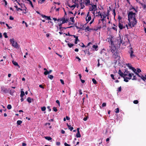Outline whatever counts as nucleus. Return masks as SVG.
<instances>
[{"label": "nucleus", "mask_w": 146, "mask_h": 146, "mask_svg": "<svg viewBox=\"0 0 146 146\" xmlns=\"http://www.w3.org/2000/svg\"><path fill=\"white\" fill-rule=\"evenodd\" d=\"M9 19L10 20H14V18L12 16H10Z\"/></svg>", "instance_id": "4d7b16f0"}, {"label": "nucleus", "mask_w": 146, "mask_h": 146, "mask_svg": "<svg viewBox=\"0 0 146 146\" xmlns=\"http://www.w3.org/2000/svg\"><path fill=\"white\" fill-rule=\"evenodd\" d=\"M27 145V144L24 143H22V146H26Z\"/></svg>", "instance_id": "338daca9"}, {"label": "nucleus", "mask_w": 146, "mask_h": 146, "mask_svg": "<svg viewBox=\"0 0 146 146\" xmlns=\"http://www.w3.org/2000/svg\"><path fill=\"white\" fill-rule=\"evenodd\" d=\"M15 92V91L14 90L12 91L11 90H10V94L12 95Z\"/></svg>", "instance_id": "49530a36"}, {"label": "nucleus", "mask_w": 146, "mask_h": 146, "mask_svg": "<svg viewBox=\"0 0 146 146\" xmlns=\"http://www.w3.org/2000/svg\"><path fill=\"white\" fill-rule=\"evenodd\" d=\"M27 1H29V4L31 5V7L33 8V5L32 2L31 1H30V0H28Z\"/></svg>", "instance_id": "ea45409f"}, {"label": "nucleus", "mask_w": 146, "mask_h": 146, "mask_svg": "<svg viewBox=\"0 0 146 146\" xmlns=\"http://www.w3.org/2000/svg\"><path fill=\"white\" fill-rule=\"evenodd\" d=\"M118 73L119 74L120 76L123 78H124L125 76H127V74H123L120 69L119 70Z\"/></svg>", "instance_id": "39448f33"}, {"label": "nucleus", "mask_w": 146, "mask_h": 146, "mask_svg": "<svg viewBox=\"0 0 146 146\" xmlns=\"http://www.w3.org/2000/svg\"><path fill=\"white\" fill-rule=\"evenodd\" d=\"M25 95L24 92L23 91H21L20 94V97L21 98H23L24 96Z\"/></svg>", "instance_id": "5701e85b"}, {"label": "nucleus", "mask_w": 146, "mask_h": 146, "mask_svg": "<svg viewBox=\"0 0 146 146\" xmlns=\"http://www.w3.org/2000/svg\"><path fill=\"white\" fill-rule=\"evenodd\" d=\"M133 103L135 104H137L138 103V101L137 100H135L133 101Z\"/></svg>", "instance_id": "de8ad7c7"}, {"label": "nucleus", "mask_w": 146, "mask_h": 146, "mask_svg": "<svg viewBox=\"0 0 146 146\" xmlns=\"http://www.w3.org/2000/svg\"><path fill=\"white\" fill-rule=\"evenodd\" d=\"M79 41V40L78 39V36H76V38H75V44H77V41Z\"/></svg>", "instance_id": "7c9ffc66"}, {"label": "nucleus", "mask_w": 146, "mask_h": 146, "mask_svg": "<svg viewBox=\"0 0 146 146\" xmlns=\"http://www.w3.org/2000/svg\"><path fill=\"white\" fill-rule=\"evenodd\" d=\"M118 27L120 29H123L125 28V26H123V24L120 22L118 24Z\"/></svg>", "instance_id": "9d476101"}, {"label": "nucleus", "mask_w": 146, "mask_h": 146, "mask_svg": "<svg viewBox=\"0 0 146 146\" xmlns=\"http://www.w3.org/2000/svg\"><path fill=\"white\" fill-rule=\"evenodd\" d=\"M139 77L141 78L143 80H144V79H145L144 78V77L141 74H139V73H137V72H136V71L135 72H134Z\"/></svg>", "instance_id": "9b49d317"}, {"label": "nucleus", "mask_w": 146, "mask_h": 146, "mask_svg": "<svg viewBox=\"0 0 146 146\" xmlns=\"http://www.w3.org/2000/svg\"><path fill=\"white\" fill-rule=\"evenodd\" d=\"M27 100L29 103L31 102V99L30 97H28L27 99Z\"/></svg>", "instance_id": "c85d7f7f"}, {"label": "nucleus", "mask_w": 146, "mask_h": 146, "mask_svg": "<svg viewBox=\"0 0 146 146\" xmlns=\"http://www.w3.org/2000/svg\"><path fill=\"white\" fill-rule=\"evenodd\" d=\"M60 81L61 82V83L62 84H64V81L62 79H60Z\"/></svg>", "instance_id": "13d9d810"}, {"label": "nucleus", "mask_w": 146, "mask_h": 146, "mask_svg": "<svg viewBox=\"0 0 146 146\" xmlns=\"http://www.w3.org/2000/svg\"><path fill=\"white\" fill-rule=\"evenodd\" d=\"M124 74H127L129 72V71H128L127 69L126 68L125 69V72Z\"/></svg>", "instance_id": "c9c22d12"}, {"label": "nucleus", "mask_w": 146, "mask_h": 146, "mask_svg": "<svg viewBox=\"0 0 146 146\" xmlns=\"http://www.w3.org/2000/svg\"><path fill=\"white\" fill-rule=\"evenodd\" d=\"M67 125L69 129H70V131H72L74 129L73 127H71V125H69L68 123H67Z\"/></svg>", "instance_id": "dca6fc26"}, {"label": "nucleus", "mask_w": 146, "mask_h": 146, "mask_svg": "<svg viewBox=\"0 0 146 146\" xmlns=\"http://www.w3.org/2000/svg\"><path fill=\"white\" fill-rule=\"evenodd\" d=\"M22 123V121L21 120H18L17 121V123L18 125H20Z\"/></svg>", "instance_id": "473e14b6"}, {"label": "nucleus", "mask_w": 146, "mask_h": 146, "mask_svg": "<svg viewBox=\"0 0 146 146\" xmlns=\"http://www.w3.org/2000/svg\"><path fill=\"white\" fill-rule=\"evenodd\" d=\"M56 102L58 104L59 106H60V103L59 101L58 100H56Z\"/></svg>", "instance_id": "e2e57ef3"}, {"label": "nucleus", "mask_w": 146, "mask_h": 146, "mask_svg": "<svg viewBox=\"0 0 146 146\" xmlns=\"http://www.w3.org/2000/svg\"><path fill=\"white\" fill-rule=\"evenodd\" d=\"M113 15L115 17V15H116V14H115V9H114L113 10Z\"/></svg>", "instance_id": "8fccbe9b"}, {"label": "nucleus", "mask_w": 146, "mask_h": 146, "mask_svg": "<svg viewBox=\"0 0 146 146\" xmlns=\"http://www.w3.org/2000/svg\"><path fill=\"white\" fill-rule=\"evenodd\" d=\"M44 75H47L48 74H49V72L48 70H46V71H45L44 72Z\"/></svg>", "instance_id": "79ce46f5"}, {"label": "nucleus", "mask_w": 146, "mask_h": 146, "mask_svg": "<svg viewBox=\"0 0 146 146\" xmlns=\"http://www.w3.org/2000/svg\"><path fill=\"white\" fill-rule=\"evenodd\" d=\"M44 137L48 141L51 140L52 139V138L50 136H45Z\"/></svg>", "instance_id": "6ab92c4d"}, {"label": "nucleus", "mask_w": 146, "mask_h": 146, "mask_svg": "<svg viewBox=\"0 0 146 146\" xmlns=\"http://www.w3.org/2000/svg\"><path fill=\"white\" fill-rule=\"evenodd\" d=\"M92 29H91V28H90L88 26L85 29V30L86 31H91L92 30Z\"/></svg>", "instance_id": "412c9836"}, {"label": "nucleus", "mask_w": 146, "mask_h": 146, "mask_svg": "<svg viewBox=\"0 0 146 146\" xmlns=\"http://www.w3.org/2000/svg\"><path fill=\"white\" fill-rule=\"evenodd\" d=\"M24 23L25 24L26 27H27L28 26V25L27 24V23L26 22H25L24 21H22V23Z\"/></svg>", "instance_id": "09e8293b"}, {"label": "nucleus", "mask_w": 146, "mask_h": 146, "mask_svg": "<svg viewBox=\"0 0 146 146\" xmlns=\"http://www.w3.org/2000/svg\"><path fill=\"white\" fill-rule=\"evenodd\" d=\"M137 80V78L136 76H134L133 78L132 79V80Z\"/></svg>", "instance_id": "864d4df0"}, {"label": "nucleus", "mask_w": 146, "mask_h": 146, "mask_svg": "<svg viewBox=\"0 0 146 146\" xmlns=\"http://www.w3.org/2000/svg\"><path fill=\"white\" fill-rule=\"evenodd\" d=\"M92 6V7H90L89 9V11H95V9L97 7L96 4H95V5H92L91 4Z\"/></svg>", "instance_id": "20e7f679"}, {"label": "nucleus", "mask_w": 146, "mask_h": 146, "mask_svg": "<svg viewBox=\"0 0 146 146\" xmlns=\"http://www.w3.org/2000/svg\"><path fill=\"white\" fill-rule=\"evenodd\" d=\"M141 72V70L140 69H139V68H137V72H137V73H138Z\"/></svg>", "instance_id": "3c124183"}, {"label": "nucleus", "mask_w": 146, "mask_h": 146, "mask_svg": "<svg viewBox=\"0 0 146 146\" xmlns=\"http://www.w3.org/2000/svg\"><path fill=\"white\" fill-rule=\"evenodd\" d=\"M115 111L116 113H118L119 112V110L118 108H117L115 109Z\"/></svg>", "instance_id": "4c0bfd02"}, {"label": "nucleus", "mask_w": 146, "mask_h": 146, "mask_svg": "<svg viewBox=\"0 0 146 146\" xmlns=\"http://www.w3.org/2000/svg\"><path fill=\"white\" fill-rule=\"evenodd\" d=\"M102 28V26L100 25H98V26L94 29V30L96 31H97L98 30H99Z\"/></svg>", "instance_id": "4be33fe9"}, {"label": "nucleus", "mask_w": 146, "mask_h": 146, "mask_svg": "<svg viewBox=\"0 0 146 146\" xmlns=\"http://www.w3.org/2000/svg\"><path fill=\"white\" fill-rule=\"evenodd\" d=\"M67 45L70 48H71L74 46V44H73L68 43L67 44Z\"/></svg>", "instance_id": "cd10ccee"}, {"label": "nucleus", "mask_w": 146, "mask_h": 146, "mask_svg": "<svg viewBox=\"0 0 146 146\" xmlns=\"http://www.w3.org/2000/svg\"><path fill=\"white\" fill-rule=\"evenodd\" d=\"M48 77L51 80H52L53 78V76L52 75H48Z\"/></svg>", "instance_id": "72a5a7b5"}, {"label": "nucleus", "mask_w": 146, "mask_h": 146, "mask_svg": "<svg viewBox=\"0 0 146 146\" xmlns=\"http://www.w3.org/2000/svg\"><path fill=\"white\" fill-rule=\"evenodd\" d=\"M125 78V77L124 78H123L124 79V81L126 82H128L129 81L128 80L126 79L127 78Z\"/></svg>", "instance_id": "052dcab7"}, {"label": "nucleus", "mask_w": 146, "mask_h": 146, "mask_svg": "<svg viewBox=\"0 0 146 146\" xmlns=\"http://www.w3.org/2000/svg\"><path fill=\"white\" fill-rule=\"evenodd\" d=\"M74 17H71L70 18V19L71 20V21L73 23L74 22Z\"/></svg>", "instance_id": "58836bf2"}, {"label": "nucleus", "mask_w": 146, "mask_h": 146, "mask_svg": "<svg viewBox=\"0 0 146 146\" xmlns=\"http://www.w3.org/2000/svg\"><path fill=\"white\" fill-rule=\"evenodd\" d=\"M136 14L132 11H129L128 14V18L129 23V27L130 28L134 27L137 23V20L135 18Z\"/></svg>", "instance_id": "f03ea898"}, {"label": "nucleus", "mask_w": 146, "mask_h": 146, "mask_svg": "<svg viewBox=\"0 0 146 146\" xmlns=\"http://www.w3.org/2000/svg\"><path fill=\"white\" fill-rule=\"evenodd\" d=\"M68 6H69V7L70 8H73V9H72V10H73L76 7V5H73L72 6H71L70 4H69L68 5Z\"/></svg>", "instance_id": "393cba45"}, {"label": "nucleus", "mask_w": 146, "mask_h": 146, "mask_svg": "<svg viewBox=\"0 0 146 146\" xmlns=\"http://www.w3.org/2000/svg\"><path fill=\"white\" fill-rule=\"evenodd\" d=\"M80 6L81 7V9H83L85 7V6L83 4L82 2L80 1Z\"/></svg>", "instance_id": "aec40b11"}, {"label": "nucleus", "mask_w": 146, "mask_h": 146, "mask_svg": "<svg viewBox=\"0 0 146 146\" xmlns=\"http://www.w3.org/2000/svg\"><path fill=\"white\" fill-rule=\"evenodd\" d=\"M106 103H104V102L102 104V106L103 107H105V106H106Z\"/></svg>", "instance_id": "680f3d73"}, {"label": "nucleus", "mask_w": 146, "mask_h": 146, "mask_svg": "<svg viewBox=\"0 0 146 146\" xmlns=\"http://www.w3.org/2000/svg\"><path fill=\"white\" fill-rule=\"evenodd\" d=\"M3 1L5 3V5L4 6L6 7L7 4V2L5 0H3Z\"/></svg>", "instance_id": "5fc2aeb1"}, {"label": "nucleus", "mask_w": 146, "mask_h": 146, "mask_svg": "<svg viewBox=\"0 0 146 146\" xmlns=\"http://www.w3.org/2000/svg\"><path fill=\"white\" fill-rule=\"evenodd\" d=\"M110 11L108 10L107 14H105L103 15L102 19H101L102 21H105L106 17H108L109 15Z\"/></svg>", "instance_id": "423d86ee"}, {"label": "nucleus", "mask_w": 146, "mask_h": 146, "mask_svg": "<svg viewBox=\"0 0 146 146\" xmlns=\"http://www.w3.org/2000/svg\"><path fill=\"white\" fill-rule=\"evenodd\" d=\"M64 145L65 146H71L70 145L67 144L66 142L64 143Z\"/></svg>", "instance_id": "bf43d9fd"}, {"label": "nucleus", "mask_w": 146, "mask_h": 146, "mask_svg": "<svg viewBox=\"0 0 146 146\" xmlns=\"http://www.w3.org/2000/svg\"><path fill=\"white\" fill-rule=\"evenodd\" d=\"M7 108L9 110L11 109L12 108V106L11 105L8 104L7 106Z\"/></svg>", "instance_id": "f704fd0d"}, {"label": "nucleus", "mask_w": 146, "mask_h": 146, "mask_svg": "<svg viewBox=\"0 0 146 146\" xmlns=\"http://www.w3.org/2000/svg\"><path fill=\"white\" fill-rule=\"evenodd\" d=\"M5 25L7 27L8 29H10L12 28V27L9 26L6 23Z\"/></svg>", "instance_id": "c03bdc74"}, {"label": "nucleus", "mask_w": 146, "mask_h": 146, "mask_svg": "<svg viewBox=\"0 0 146 146\" xmlns=\"http://www.w3.org/2000/svg\"><path fill=\"white\" fill-rule=\"evenodd\" d=\"M12 63L15 66H17L19 68H20V66L18 65V63L17 62L14 61H13Z\"/></svg>", "instance_id": "f3484780"}, {"label": "nucleus", "mask_w": 146, "mask_h": 146, "mask_svg": "<svg viewBox=\"0 0 146 146\" xmlns=\"http://www.w3.org/2000/svg\"><path fill=\"white\" fill-rule=\"evenodd\" d=\"M44 1H45V0H39L38 1V2L39 3H40V4H42L44 2Z\"/></svg>", "instance_id": "e433bc0d"}, {"label": "nucleus", "mask_w": 146, "mask_h": 146, "mask_svg": "<svg viewBox=\"0 0 146 146\" xmlns=\"http://www.w3.org/2000/svg\"><path fill=\"white\" fill-rule=\"evenodd\" d=\"M76 59H77L78 60V61L79 62H80V61L81 60V59L78 56H76Z\"/></svg>", "instance_id": "6e6d98bb"}, {"label": "nucleus", "mask_w": 146, "mask_h": 146, "mask_svg": "<svg viewBox=\"0 0 146 146\" xmlns=\"http://www.w3.org/2000/svg\"><path fill=\"white\" fill-rule=\"evenodd\" d=\"M129 67L130 69L132 70L134 72H135L136 71V70L134 68L132 67L131 65L129 66Z\"/></svg>", "instance_id": "a211bd4d"}, {"label": "nucleus", "mask_w": 146, "mask_h": 146, "mask_svg": "<svg viewBox=\"0 0 146 146\" xmlns=\"http://www.w3.org/2000/svg\"><path fill=\"white\" fill-rule=\"evenodd\" d=\"M109 40H109L108 41L109 42V43L111 45V47L114 46L115 45L114 44L113 42V41L112 36H111L110 38H109Z\"/></svg>", "instance_id": "1a4fd4ad"}, {"label": "nucleus", "mask_w": 146, "mask_h": 146, "mask_svg": "<svg viewBox=\"0 0 146 146\" xmlns=\"http://www.w3.org/2000/svg\"><path fill=\"white\" fill-rule=\"evenodd\" d=\"M81 135L80 132H77V133L76 134V137H81Z\"/></svg>", "instance_id": "bb28decb"}, {"label": "nucleus", "mask_w": 146, "mask_h": 146, "mask_svg": "<svg viewBox=\"0 0 146 146\" xmlns=\"http://www.w3.org/2000/svg\"><path fill=\"white\" fill-rule=\"evenodd\" d=\"M10 41L12 44V46L14 47L17 48H18L19 46L17 42L15 41L14 38L11 39Z\"/></svg>", "instance_id": "7ed1b4c3"}, {"label": "nucleus", "mask_w": 146, "mask_h": 146, "mask_svg": "<svg viewBox=\"0 0 146 146\" xmlns=\"http://www.w3.org/2000/svg\"><path fill=\"white\" fill-rule=\"evenodd\" d=\"M53 111L55 112H56L57 111V109L55 107H53Z\"/></svg>", "instance_id": "a18cd8bd"}, {"label": "nucleus", "mask_w": 146, "mask_h": 146, "mask_svg": "<svg viewBox=\"0 0 146 146\" xmlns=\"http://www.w3.org/2000/svg\"><path fill=\"white\" fill-rule=\"evenodd\" d=\"M41 109L42 111H44L45 110L46 108L45 106L41 107Z\"/></svg>", "instance_id": "a19ab883"}, {"label": "nucleus", "mask_w": 146, "mask_h": 146, "mask_svg": "<svg viewBox=\"0 0 146 146\" xmlns=\"http://www.w3.org/2000/svg\"><path fill=\"white\" fill-rule=\"evenodd\" d=\"M111 76L113 80H115V78H114V75L113 74H111Z\"/></svg>", "instance_id": "603ef678"}, {"label": "nucleus", "mask_w": 146, "mask_h": 146, "mask_svg": "<svg viewBox=\"0 0 146 146\" xmlns=\"http://www.w3.org/2000/svg\"><path fill=\"white\" fill-rule=\"evenodd\" d=\"M84 1L85 2V4L86 6L91 5L90 1V0H84Z\"/></svg>", "instance_id": "ddd939ff"}, {"label": "nucleus", "mask_w": 146, "mask_h": 146, "mask_svg": "<svg viewBox=\"0 0 146 146\" xmlns=\"http://www.w3.org/2000/svg\"><path fill=\"white\" fill-rule=\"evenodd\" d=\"M91 19V17L90 16H89L88 17H86V21H90Z\"/></svg>", "instance_id": "b1692460"}, {"label": "nucleus", "mask_w": 146, "mask_h": 146, "mask_svg": "<svg viewBox=\"0 0 146 146\" xmlns=\"http://www.w3.org/2000/svg\"><path fill=\"white\" fill-rule=\"evenodd\" d=\"M39 87L40 88H41L42 89H44V87L41 84H40L39 85Z\"/></svg>", "instance_id": "774afa93"}, {"label": "nucleus", "mask_w": 146, "mask_h": 146, "mask_svg": "<svg viewBox=\"0 0 146 146\" xmlns=\"http://www.w3.org/2000/svg\"><path fill=\"white\" fill-rule=\"evenodd\" d=\"M62 24H62V23L58 24L59 27V29L60 31H62V29L63 28V27H62Z\"/></svg>", "instance_id": "2f4dec72"}, {"label": "nucleus", "mask_w": 146, "mask_h": 146, "mask_svg": "<svg viewBox=\"0 0 146 146\" xmlns=\"http://www.w3.org/2000/svg\"><path fill=\"white\" fill-rule=\"evenodd\" d=\"M133 48L132 47H131L130 48V51L129 52V53L130 54V56L131 57H134L135 55L133 54Z\"/></svg>", "instance_id": "f8f14e48"}, {"label": "nucleus", "mask_w": 146, "mask_h": 146, "mask_svg": "<svg viewBox=\"0 0 146 146\" xmlns=\"http://www.w3.org/2000/svg\"><path fill=\"white\" fill-rule=\"evenodd\" d=\"M121 91V87L120 86L118 88V91L119 92H120Z\"/></svg>", "instance_id": "69168bd1"}, {"label": "nucleus", "mask_w": 146, "mask_h": 146, "mask_svg": "<svg viewBox=\"0 0 146 146\" xmlns=\"http://www.w3.org/2000/svg\"><path fill=\"white\" fill-rule=\"evenodd\" d=\"M92 81L93 82V83L94 84H97V81L95 79L92 78Z\"/></svg>", "instance_id": "c756f323"}, {"label": "nucleus", "mask_w": 146, "mask_h": 146, "mask_svg": "<svg viewBox=\"0 0 146 146\" xmlns=\"http://www.w3.org/2000/svg\"><path fill=\"white\" fill-rule=\"evenodd\" d=\"M68 19H65V17H64L61 18V21H62V24H64L65 23H67V22L68 20Z\"/></svg>", "instance_id": "0eeeda50"}, {"label": "nucleus", "mask_w": 146, "mask_h": 146, "mask_svg": "<svg viewBox=\"0 0 146 146\" xmlns=\"http://www.w3.org/2000/svg\"><path fill=\"white\" fill-rule=\"evenodd\" d=\"M115 45L111 47V48L110 49V50L115 56H117L118 53L117 51V49L119 48L121 44H122V45L125 46V43L123 40L120 37L119 39L117 40L115 42Z\"/></svg>", "instance_id": "f257e3e1"}, {"label": "nucleus", "mask_w": 146, "mask_h": 146, "mask_svg": "<svg viewBox=\"0 0 146 146\" xmlns=\"http://www.w3.org/2000/svg\"><path fill=\"white\" fill-rule=\"evenodd\" d=\"M3 35L4 36V37L5 38H7L8 37V36L7 35V34L6 33H4L3 34Z\"/></svg>", "instance_id": "37998d69"}, {"label": "nucleus", "mask_w": 146, "mask_h": 146, "mask_svg": "<svg viewBox=\"0 0 146 146\" xmlns=\"http://www.w3.org/2000/svg\"><path fill=\"white\" fill-rule=\"evenodd\" d=\"M134 74H132V75L131 74V73H128L127 74V75L129 76L128 77H126V78L130 80L131 79V77H132V75H133Z\"/></svg>", "instance_id": "2eb2a0df"}, {"label": "nucleus", "mask_w": 146, "mask_h": 146, "mask_svg": "<svg viewBox=\"0 0 146 146\" xmlns=\"http://www.w3.org/2000/svg\"><path fill=\"white\" fill-rule=\"evenodd\" d=\"M102 21V28H103L104 29H105V28L106 27V21L104 22V21Z\"/></svg>", "instance_id": "4468645a"}, {"label": "nucleus", "mask_w": 146, "mask_h": 146, "mask_svg": "<svg viewBox=\"0 0 146 146\" xmlns=\"http://www.w3.org/2000/svg\"><path fill=\"white\" fill-rule=\"evenodd\" d=\"M56 145H57L59 146L60 145V143L59 142H57L56 143Z\"/></svg>", "instance_id": "0e129e2a"}, {"label": "nucleus", "mask_w": 146, "mask_h": 146, "mask_svg": "<svg viewBox=\"0 0 146 146\" xmlns=\"http://www.w3.org/2000/svg\"><path fill=\"white\" fill-rule=\"evenodd\" d=\"M92 47L95 49L96 50H98V46L97 45H94Z\"/></svg>", "instance_id": "a878e982"}, {"label": "nucleus", "mask_w": 146, "mask_h": 146, "mask_svg": "<svg viewBox=\"0 0 146 146\" xmlns=\"http://www.w3.org/2000/svg\"><path fill=\"white\" fill-rule=\"evenodd\" d=\"M1 91L3 92L5 94H6L8 92V89L3 87H1Z\"/></svg>", "instance_id": "6e6552de"}]
</instances>
